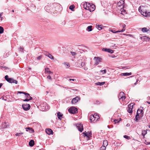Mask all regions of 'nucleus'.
Instances as JSON below:
<instances>
[{"label":"nucleus","mask_w":150,"mask_h":150,"mask_svg":"<svg viewBox=\"0 0 150 150\" xmlns=\"http://www.w3.org/2000/svg\"><path fill=\"white\" fill-rule=\"evenodd\" d=\"M124 1L123 0H121L120 1L117 3V5L119 8L118 9H120V13L119 14V16L121 17L122 18H124V16L125 14H126V12L125 10H123V9H122V8H123L124 7Z\"/></svg>","instance_id":"1"},{"label":"nucleus","mask_w":150,"mask_h":150,"mask_svg":"<svg viewBox=\"0 0 150 150\" xmlns=\"http://www.w3.org/2000/svg\"><path fill=\"white\" fill-rule=\"evenodd\" d=\"M83 6L85 9L89 10L90 12L93 11L95 9V6L94 4L88 2L84 3Z\"/></svg>","instance_id":"2"},{"label":"nucleus","mask_w":150,"mask_h":150,"mask_svg":"<svg viewBox=\"0 0 150 150\" xmlns=\"http://www.w3.org/2000/svg\"><path fill=\"white\" fill-rule=\"evenodd\" d=\"M139 10L143 16L146 17L150 16V12L146 11V7L145 6H140L139 8Z\"/></svg>","instance_id":"3"},{"label":"nucleus","mask_w":150,"mask_h":150,"mask_svg":"<svg viewBox=\"0 0 150 150\" xmlns=\"http://www.w3.org/2000/svg\"><path fill=\"white\" fill-rule=\"evenodd\" d=\"M81 59L80 60H81V61L82 62L81 64V66L82 67H84L83 68L85 70H87L88 69V68L86 66V58L85 57H81Z\"/></svg>","instance_id":"4"},{"label":"nucleus","mask_w":150,"mask_h":150,"mask_svg":"<svg viewBox=\"0 0 150 150\" xmlns=\"http://www.w3.org/2000/svg\"><path fill=\"white\" fill-rule=\"evenodd\" d=\"M99 118V115L95 114L94 115H91L89 119L91 122H93V123H94L98 120Z\"/></svg>","instance_id":"5"},{"label":"nucleus","mask_w":150,"mask_h":150,"mask_svg":"<svg viewBox=\"0 0 150 150\" xmlns=\"http://www.w3.org/2000/svg\"><path fill=\"white\" fill-rule=\"evenodd\" d=\"M4 78L9 83H15L16 84L17 83V81L14 80L12 78H8V75L5 76Z\"/></svg>","instance_id":"6"},{"label":"nucleus","mask_w":150,"mask_h":150,"mask_svg":"<svg viewBox=\"0 0 150 150\" xmlns=\"http://www.w3.org/2000/svg\"><path fill=\"white\" fill-rule=\"evenodd\" d=\"M69 112L71 113L74 114L78 112L77 109L74 107H71L68 109Z\"/></svg>","instance_id":"7"},{"label":"nucleus","mask_w":150,"mask_h":150,"mask_svg":"<svg viewBox=\"0 0 150 150\" xmlns=\"http://www.w3.org/2000/svg\"><path fill=\"white\" fill-rule=\"evenodd\" d=\"M134 103H131L129 104L128 106V109L127 111L129 113H132V110L133 108V107L134 105Z\"/></svg>","instance_id":"8"},{"label":"nucleus","mask_w":150,"mask_h":150,"mask_svg":"<svg viewBox=\"0 0 150 150\" xmlns=\"http://www.w3.org/2000/svg\"><path fill=\"white\" fill-rule=\"evenodd\" d=\"M23 108L25 110H29L30 106L29 104H24L22 105Z\"/></svg>","instance_id":"9"},{"label":"nucleus","mask_w":150,"mask_h":150,"mask_svg":"<svg viewBox=\"0 0 150 150\" xmlns=\"http://www.w3.org/2000/svg\"><path fill=\"white\" fill-rule=\"evenodd\" d=\"M94 59L95 60V64L96 65H97L101 62V59L99 57H95Z\"/></svg>","instance_id":"10"},{"label":"nucleus","mask_w":150,"mask_h":150,"mask_svg":"<svg viewBox=\"0 0 150 150\" xmlns=\"http://www.w3.org/2000/svg\"><path fill=\"white\" fill-rule=\"evenodd\" d=\"M80 100V98L79 96H76L75 98L73 99L71 101V103L72 104H74Z\"/></svg>","instance_id":"11"},{"label":"nucleus","mask_w":150,"mask_h":150,"mask_svg":"<svg viewBox=\"0 0 150 150\" xmlns=\"http://www.w3.org/2000/svg\"><path fill=\"white\" fill-rule=\"evenodd\" d=\"M143 111L141 109H138L137 112V115H140V117H142L143 115Z\"/></svg>","instance_id":"12"},{"label":"nucleus","mask_w":150,"mask_h":150,"mask_svg":"<svg viewBox=\"0 0 150 150\" xmlns=\"http://www.w3.org/2000/svg\"><path fill=\"white\" fill-rule=\"evenodd\" d=\"M45 132L48 135L52 134L53 133L52 130L50 129H45Z\"/></svg>","instance_id":"13"},{"label":"nucleus","mask_w":150,"mask_h":150,"mask_svg":"<svg viewBox=\"0 0 150 150\" xmlns=\"http://www.w3.org/2000/svg\"><path fill=\"white\" fill-rule=\"evenodd\" d=\"M102 50L110 53H112L113 52V50L107 48H103L102 49Z\"/></svg>","instance_id":"14"},{"label":"nucleus","mask_w":150,"mask_h":150,"mask_svg":"<svg viewBox=\"0 0 150 150\" xmlns=\"http://www.w3.org/2000/svg\"><path fill=\"white\" fill-rule=\"evenodd\" d=\"M125 29H124V28H123L121 30L119 31L118 30L116 31L114 30H110V31L112 32L113 33H119V32H122L125 31Z\"/></svg>","instance_id":"15"},{"label":"nucleus","mask_w":150,"mask_h":150,"mask_svg":"<svg viewBox=\"0 0 150 150\" xmlns=\"http://www.w3.org/2000/svg\"><path fill=\"white\" fill-rule=\"evenodd\" d=\"M77 127L78 128L80 132H82L83 130V125L81 124L79 125L78 126L77 125Z\"/></svg>","instance_id":"16"},{"label":"nucleus","mask_w":150,"mask_h":150,"mask_svg":"<svg viewBox=\"0 0 150 150\" xmlns=\"http://www.w3.org/2000/svg\"><path fill=\"white\" fill-rule=\"evenodd\" d=\"M26 131H29L30 133H33L34 132L33 129L31 127H27L26 128Z\"/></svg>","instance_id":"17"},{"label":"nucleus","mask_w":150,"mask_h":150,"mask_svg":"<svg viewBox=\"0 0 150 150\" xmlns=\"http://www.w3.org/2000/svg\"><path fill=\"white\" fill-rule=\"evenodd\" d=\"M83 134H85V135L86 136V137H87L88 138H89V136H91V132H84L83 133Z\"/></svg>","instance_id":"18"},{"label":"nucleus","mask_w":150,"mask_h":150,"mask_svg":"<svg viewBox=\"0 0 150 150\" xmlns=\"http://www.w3.org/2000/svg\"><path fill=\"white\" fill-rule=\"evenodd\" d=\"M27 98H29V100H32V98L31 97L29 94L28 93H26L25 94Z\"/></svg>","instance_id":"19"},{"label":"nucleus","mask_w":150,"mask_h":150,"mask_svg":"<svg viewBox=\"0 0 150 150\" xmlns=\"http://www.w3.org/2000/svg\"><path fill=\"white\" fill-rule=\"evenodd\" d=\"M132 74V73L131 72L130 73H122L120 75L121 76H129Z\"/></svg>","instance_id":"20"},{"label":"nucleus","mask_w":150,"mask_h":150,"mask_svg":"<svg viewBox=\"0 0 150 150\" xmlns=\"http://www.w3.org/2000/svg\"><path fill=\"white\" fill-rule=\"evenodd\" d=\"M108 144V142L106 140H104L103 142V145L102 146L105 147Z\"/></svg>","instance_id":"21"},{"label":"nucleus","mask_w":150,"mask_h":150,"mask_svg":"<svg viewBox=\"0 0 150 150\" xmlns=\"http://www.w3.org/2000/svg\"><path fill=\"white\" fill-rule=\"evenodd\" d=\"M63 114H62L60 112H59L57 113V116L58 118L60 120H61L62 118Z\"/></svg>","instance_id":"22"},{"label":"nucleus","mask_w":150,"mask_h":150,"mask_svg":"<svg viewBox=\"0 0 150 150\" xmlns=\"http://www.w3.org/2000/svg\"><path fill=\"white\" fill-rule=\"evenodd\" d=\"M29 145L30 146H33L34 144V142L33 140H31L29 143Z\"/></svg>","instance_id":"23"},{"label":"nucleus","mask_w":150,"mask_h":150,"mask_svg":"<svg viewBox=\"0 0 150 150\" xmlns=\"http://www.w3.org/2000/svg\"><path fill=\"white\" fill-rule=\"evenodd\" d=\"M45 73H47L49 74H52V73L50 71L48 68H46L45 69Z\"/></svg>","instance_id":"24"},{"label":"nucleus","mask_w":150,"mask_h":150,"mask_svg":"<svg viewBox=\"0 0 150 150\" xmlns=\"http://www.w3.org/2000/svg\"><path fill=\"white\" fill-rule=\"evenodd\" d=\"M63 64H64V66L67 68H69L70 66L69 63L67 62H64Z\"/></svg>","instance_id":"25"},{"label":"nucleus","mask_w":150,"mask_h":150,"mask_svg":"<svg viewBox=\"0 0 150 150\" xmlns=\"http://www.w3.org/2000/svg\"><path fill=\"white\" fill-rule=\"evenodd\" d=\"M147 130L146 129V130L142 131V135L144 137L145 135H146L147 133Z\"/></svg>","instance_id":"26"},{"label":"nucleus","mask_w":150,"mask_h":150,"mask_svg":"<svg viewBox=\"0 0 150 150\" xmlns=\"http://www.w3.org/2000/svg\"><path fill=\"white\" fill-rule=\"evenodd\" d=\"M125 96V93L122 92H120L119 94V98H120V97L122 98V97L124 96Z\"/></svg>","instance_id":"27"},{"label":"nucleus","mask_w":150,"mask_h":150,"mask_svg":"<svg viewBox=\"0 0 150 150\" xmlns=\"http://www.w3.org/2000/svg\"><path fill=\"white\" fill-rule=\"evenodd\" d=\"M105 83V82H98L96 83V84L97 85H100V86H101L102 85H104Z\"/></svg>","instance_id":"28"},{"label":"nucleus","mask_w":150,"mask_h":150,"mask_svg":"<svg viewBox=\"0 0 150 150\" xmlns=\"http://www.w3.org/2000/svg\"><path fill=\"white\" fill-rule=\"evenodd\" d=\"M92 26L91 25L89 26H88L87 28V30L88 31H91L92 30Z\"/></svg>","instance_id":"29"},{"label":"nucleus","mask_w":150,"mask_h":150,"mask_svg":"<svg viewBox=\"0 0 150 150\" xmlns=\"http://www.w3.org/2000/svg\"><path fill=\"white\" fill-rule=\"evenodd\" d=\"M121 120V118H120V120H118V119H115L113 120V122H114V124H116V123H119L120 120Z\"/></svg>","instance_id":"30"},{"label":"nucleus","mask_w":150,"mask_h":150,"mask_svg":"<svg viewBox=\"0 0 150 150\" xmlns=\"http://www.w3.org/2000/svg\"><path fill=\"white\" fill-rule=\"evenodd\" d=\"M97 27L98 28V29L99 30H101L102 28V27L103 26L102 25H97Z\"/></svg>","instance_id":"31"},{"label":"nucleus","mask_w":150,"mask_h":150,"mask_svg":"<svg viewBox=\"0 0 150 150\" xmlns=\"http://www.w3.org/2000/svg\"><path fill=\"white\" fill-rule=\"evenodd\" d=\"M148 30H149L146 28H143L142 29V31L143 32H146Z\"/></svg>","instance_id":"32"},{"label":"nucleus","mask_w":150,"mask_h":150,"mask_svg":"<svg viewBox=\"0 0 150 150\" xmlns=\"http://www.w3.org/2000/svg\"><path fill=\"white\" fill-rule=\"evenodd\" d=\"M140 115H136L135 117V121L137 122H138V120L139 119V118L140 117H139Z\"/></svg>","instance_id":"33"},{"label":"nucleus","mask_w":150,"mask_h":150,"mask_svg":"<svg viewBox=\"0 0 150 150\" xmlns=\"http://www.w3.org/2000/svg\"><path fill=\"white\" fill-rule=\"evenodd\" d=\"M144 39L146 41H150V38L148 37L145 36Z\"/></svg>","instance_id":"34"},{"label":"nucleus","mask_w":150,"mask_h":150,"mask_svg":"<svg viewBox=\"0 0 150 150\" xmlns=\"http://www.w3.org/2000/svg\"><path fill=\"white\" fill-rule=\"evenodd\" d=\"M23 134V132H21L19 133H17L15 135L16 136H20L21 135Z\"/></svg>","instance_id":"35"},{"label":"nucleus","mask_w":150,"mask_h":150,"mask_svg":"<svg viewBox=\"0 0 150 150\" xmlns=\"http://www.w3.org/2000/svg\"><path fill=\"white\" fill-rule=\"evenodd\" d=\"M48 57L52 59H54V57L50 54L49 55V56Z\"/></svg>","instance_id":"36"},{"label":"nucleus","mask_w":150,"mask_h":150,"mask_svg":"<svg viewBox=\"0 0 150 150\" xmlns=\"http://www.w3.org/2000/svg\"><path fill=\"white\" fill-rule=\"evenodd\" d=\"M74 8V6L73 5H71L69 7L70 9L72 10Z\"/></svg>","instance_id":"37"},{"label":"nucleus","mask_w":150,"mask_h":150,"mask_svg":"<svg viewBox=\"0 0 150 150\" xmlns=\"http://www.w3.org/2000/svg\"><path fill=\"white\" fill-rule=\"evenodd\" d=\"M125 98V96H124L122 97V98L120 97V98H119V99L121 100L122 101H123Z\"/></svg>","instance_id":"38"},{"label":"nucleus","mask_w":150,"mask_h":150,"mask_svg":"<svg viewBox=\"0 0 150 150\" xmlns=\"http://www.w3.org/2000/svg\"><path fill=\"white\" fill-rule=\"evenodd\" d=\"M124 138H125L126 139H130V137L128 136L127 135H126L124 136Z\"/></svg>","instance_id":"39"},{"label":"nucleus","mask_w":150,"mask_h":150,"mask_svg":"<svg viewBox=\"0 0 150 150\" xmlns=\"http://www.w3.org/2000/svg\"><path fill=\"white\" fill-rule=\"evenodd\" d=\"M42 56L40 55L37 57V59L38 60H40L41 59V58H42Z\"/></svg>","instance_id":"40"},{"label":"nucleus","mask_w":150,"mask_h":150,"mask_svg":"<svg viewBox=\"0 0 150 150\" xmlns=\"http://www.w3.org/2000/svg\"><path fill=\"white\" fill-rule=\"evenodd\" d=\"M99 150H105V147L104 146H101Z\"/></svg>","instance_id":"41"},{"label":"nucleus","mask_w":150,"mask_h":150,"mask_svg":"<svg viewBox=\"0 0 150 150\" xmlns=\"http://www.w3.org/2000/svg\"><path fill=\"white\" fill-rule=\"evenodd\" d=\"M49 54V52H45V56H47V57H48V56H49V54Z\"/></svg>","instance_id":"42"},{"label":"nucleus","mask_w":150,"mask_h":150,"mask_svg":"<svg viewBox=\"0 0 150 150\" xmlns=\"http://www.w3.org/2000/svg\"><path fill=\"white\" fill-rule=\"evenodd\" d=\"M71 52L72 56H74L76 54V53L75 52Z\"/></svg>","instance_id":"43"},{"label":"nucleus","mask_w":150,"mask_h":150,"mask_svg":"<svg viewBox=\"0 0 150 150\" xmlns=\"http://www.w3.org/2000/svg\"><path fill=\"white\" fill-rule=\"evenodd\" d=\"M100 71L101 72H103V74H105L106 72V69H105L104 70H101Z\"/></svg>","instance_id":"44"},{"label":"nucleus","mask_w":150,"mask_h":150,"mask_svg":"<svg viewBox=\"0 0 150 150\" xmlns=\"http://www.w3.org/2000/svg\"><path fill=\"white\" fill-rule=\"evenodd\" d=\"M18 93H20V94L23 93V94H25L26 93L25 92H21V91H18Z\"/></svg>","instance_id":"45"},{"label":"nucleus","mask_w":150,"mask_h":150,"mask_svg":"<svg viewBox=\"0 0 150 150\" xmlns=\"http://www.w3.org/2000/svg\"><path fill=\"white\" fill-rule=\"evenodd\" d=\"M47 78L48 79H49L50 80H52V77L50 75H49L47 77Z\"/></svg>","instance_id":"46"},{"label":"nucleus","mask_w":150,"mask_h":150,"mask_svg":"<svg viewBox=\"0 0 150 150\" xmlns=\"http://www.w3.org/2000/svg\"><path fill=\"white\" fill-rule=\"evenodd\" d=\"M29 100V98H26L24 100H23L24 101H28L29 100Z\"/></svg>","instance_id":"47"},{"label":"nucleus","mask_w":150,"mask_h":150,"mask_svg":"<svg viewBox=\"0 0 150 150\" xmlns=\"http://www.w3.org/2000/svg\"><path fill=\"white\" fill-rule=\"evenodd\" d=\"M139 81V79H137V81H136V83H134V84L136 85L137 84V83L138 82V81Z\"/></svg>","instance_id":"48"},{"label":"nucleus","mask_w":150,"mask_h":150,"mask_svg":"<svg viewBox=\"0 0 150 150\" xmlns=\"http://www.w3.org/2000/svg\"><path fill=\"white\" fill-rule=\"evenodd\" d=\"M69 81H74L76 80V79H69Z\"/></svg>","instance_id":"49"},{"label":"nucleus","mask_w":150,"mask_h":150,"mask_svg":"<svg viewBox=\"0 0 150 150\" xmlns=\"http://www.w3.org/2000/svg\"><path fill=\"white\" fill-rule=\"evenodd\" d=\"M3 13V12L0 13V17H1V16L2 15Z\"/></svg>","instance_id":"50"},{"label":"nucleus","mask_w":150,"mask_h":150,"mask_svg":"<svg viewBox=\"0 0 150 150\" xmlns=\"http://www.w3.org/2000/svg\"><path fill=\"white\" fill-rule=\"evenodd\" d=\"M3 85V84L2 83H0V88H1V87Z\"/></svg>","instance_id":"51"},{"label":"nucleus","mask_w":150,"mask_h":150,"mask_svg":"<svg viewBox=\"0 0 150 150\" xmlns=\"http://www.w3.org/2000/svg\"><path fill=\"white\" fill-rule=\"evenodd\" d=\"M114 120V119H111V122H113V120Z\"/></svg>","instance_id":"52"},{"label":"nucleus","mask_w":150,"mask_h":150,"mask_svg":"<svg viewBox=\"0 0 150 150\" xmlns=\"http://www.w3.org/2000/svg\"><path fill=\"white\" fill-rule=\"evenodd\" d=\"M125 25H123V28H124V29H125L124 28L125 27Z\"/></svg>","instance_id":"53"},{"label":"nucleus","mask_w":150,"mask_h":150,"mask_svg":"<svg viewBox=\"0 0 150 150\" xmlns=\"http://www.w3.org/2000/svg\"><path fill=\"white\" fill-rule=\"evenodd\" d=\"M0 17V18H1V21H2V19H3V17H1H1Z\"/></svg>","instance_id":"54"},{"label":"nucleus","mask_w":150,"mask_h":150,"mask_svg":"<svg viewBox=\"0 0 150 150\" xmlns=\"http://www.w3.org/2000/svg\"><path fill=\"white\" fill-rule=\"evenodd\" d=\"M148 126H149V127L150 128V125L149 124V125H148Z\"/></svg>","instance_id":"55"},{"label":"nucleus","mask_w":150,"mask_h":150,"mask_svg":"<svg viewBox=\"0 0 150 150\" xmlns=\"http://www.w3.org/2000/svg\"><path fill=\"white\" fill-rule=\"evenodd\" d=\"M147 103L149 104H150V102H147Z\"/></svg>","instance_id":"56"},{"label":"nucleus","mask_w":150,"mask_h":150,"mask_svg":"<svg viewBox=\"0 0 150 150\" xmlns=\"http://www.w3.org/2000/svg\"><path fill=\"white\" fill-rule=\"evenodd\" d=\"M127 35L130 36V35H130L128 34V35Z\"/></svg>","instance_id":"57"},{"label":"nucleus","mask_w":150,"mask_h":150,"mask_svg":"<svg viewBox=\"0 0 150 150\" xmlns=\"http://www.w3.org/2000/svg\"><path fill=\"white\" fill-rule=\"evenodd\" d=\"M12 12H14V10H12Z\"/></svg>","instance_id":"58"},{"label":"nucleus","mask_w":150,"mask_h":150,"mask_svg":"<svg viewBox=\"0 0 150 150\" xmlns=\"http://www.w3.org/2000/svg\"><path fill=\"white\" fill-rule=\"evenodd\" d=\"M21 49H22V50H23V48H21Z\"/></svg>","instance_id":"59"}]
</instances>
